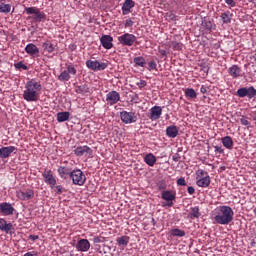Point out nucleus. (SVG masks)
I'll list each match as a JSON object with an SVG mask.
<instances>
[{
	"instance_id": "21",
	"label": "nucleus",
	"mask_w": 256,
	"mask_h": 256,
	"mask_svg": "<svg viewBox=\"0 0 256 256\" xmlns=\"http://www.w3.org/2000/svg\"><path fill=\"white\" fill-rule=\"evenodd\" d=\"M241 71V68L235 64L228 68V73L233 79H239V77H243V75H241Z\"/></svg>"
},
{
	"instance_id": "6",
	"label": "nucleus",
	"mask_w": 256,
	"mask_h": 256,
	"mask_svg": "<svg viewBox=\"0 0 256 256\" xmlns=\"http://www.w3.org/2000/svg\"><path fill=\"white\" fill-rule=\"evenodd\" d=\"M86 67H88L90 71H105V69L109 67V63L99 62L97 60H87Z\"/></svg>"
},
{
	"instance_id": "44",
	"label": "nucleus",
	"mask_w": 256,
	"mask_h": 256,
	"mask_svg": "<svg viewBox=\"0 0 256 256\" xmlns=\"http://www.w3.org/2000/svg\"><path fill=\"white\" fill-rule=\"evenodd\" d=\"M15 69H23V71H27V69H29V67H27V65H25L23 62H17L14 64Z\"/></svg>"
},
{
	"instance_id": "57",
	"label": "nucleus",
	"mask_w": 256,
	"mask_h": 256,
	"mask_svg": "<svg viewBox=\"0 0 256 256\" xmlns=\"http://www.w3.org/2000/svg\"><path fill=\"white\" fill-rule=\"evenodd\" d=\"M29 239H31V241H37V239H39L38 235H30Z\"/></svg>"
},
{
	"instance_id": "46",
	"label": "nucleus",
	"mask_w": 256,
	"mask_h": 256,
	"mask_svg": "<svg viewBox=\"0 0 256 256\" xmlns=\"http://www.w3.org/2000/svg\"><path fill=\"white\" fill-rule=\"evenodd\" d=\"M240 123H241V125H244L245 127H249V125H251V123L249 122V120H247V118H245V116H242L240 118Z\"/></svg>"
},
{
	"instance_id": "52",
	"label": "nucleus",
	"mask_w": 256,
	"mask_h": 256,
	"mask_svg": "<svg viewBox=\"0 0 256 256\" xmlns=\"http://www.w3.org/2000/svg\"><path fill=\"white\" fill-rule=\"evenodd\" d=\"M158 189L159 191H166L165 189H167V185H165V183H160L158 184Z\"/></svg>"
},
{
	"instance_id": "28",
	"label": "nucleus",
	"mask_w": 256,
	"mask_h": 256,
	"mask_svg": "<svg viewBox=\"0 0 256 256\" xmlns=\"http://www.w3.org/2000/svg\"><path fill=\"white\" fill-rule=\"evenodd\" d=\"M144 162L146 165H149V167H154L155 163H157V157H155L153 153L146 154L144 157Z\"/></svg>"
},
{
	"instance_id": "14",
	"label": "nucleus",
	"mask_w": 256,
	"mask_h": 256,
	"mask_svg": "<svg viewBox=\"0 0 256 256\" xmlns=\"http://www.w3.org/2000/svg\"><path fill=\"white\" fill-rule=\"evenodd\" d=\"M16 197H18V199L21 201H29V199H33V197H35V192L31 189L26 191L19 190L16 192Z\"/></svg>"
},
{
	"instance_id": "48",
	"label": "nucleus",
	"mask_w": 256,
	"mask_h": 256,
	"mask_svg": "<svg viewBox=\"0 0 256 256\" xmlns=\"http://www.w3.org/2000/svg\"><path fill=\"white\" fill-rule=\"evenodd\" d=\"M177 185H179L180 187H185L187 185V182L185 181V178H179L177 180Z\"/></svg>"
},
{
	"instance_id": "11",
	"label": "nucleus",
	"mask_w": 256,
	"mask_h": 256,
	"mask_svg": "<svg viewBox=\"0 0 256 256\" xmlns=\"http://www.w3.org/2000/svg\"><path fill=\"white\" fill-rule=\"evenodd\" d=\"M120 119L126 125H129L131 123H136L137 122V116L135 115V112L122 111L120 113Z\"/></svg>"
},
{
	"instance_id": "4",
	"label": "nucleus",
	"mask_w": 256,
	"mask_h": 256,
	"mask_svg": "<svg viewBox=\"0 0 256 256\" xmlns=\"http://www.w3.org/2000/svg\"><path fill=\"white\" fill-rule=\"evenodd\" d=\"M161 199L167 202L162 204V207H173V202L177 199V193L173 190H164L161 193Z\"/></svg>"
},
{
	"instance_id": "47",
	"label": "nucleus",
	"mask_w": 256,
	"mask_h": 256,
	"mask_svg": "<svg viewBox=\"0 0 256 256\" xmlns=\"http://www.w3.org/2000/svg\"><path fill=\"white\" fill-rule=\"evenodd\" d=\"M136 85L139 87V89H143V87H147V81L140 80L138 83H136Z\"/></svg>"
},
{
	"instance_id": "33",
	"label": "nucleus",
	"mask_w": 256,
	"mask_h": 256,
	"mask_svg": "<svg viewBox=\"0 0 256 256\" xmlns=\"http://www.w3.org/2000/svg\"><path fill=\"white\" fill-rule=\"evenodd\" d=\"M134 67H145L147 65V61L143 58V56H138L133 59Z\"/></svg>"
},
{
	"instance_id": "3",
	"label": "nucleus",
	"mask_w": 256,
	"mask_h": 256,
	"mask_svg": "<svg viewBox=\"0 0 256 256\" xmlns=\"http://www.w3.org/2000/svg\"><path fill=\"white\" fill-rule=\"evenodd\" d=\"M70 179H72L73 185L83 187V185H85V182L87 181V176H85V173H83L81 169L76 168L72 170Z\"/></svg>"
},
{
	"instance_id": "24",
	"label": "nucleus",
	"mask_w": 256,
	"mask_h": 256,
	"mask_svg": "<svg viewBox=\"0 0 256 256\" xmlns=\"http://www.w3.org/2000/svg\"><path fill=\"white\" fill-rule=\"evenodd\" d=\"M196 185L198 187H202V188L209 187V185H211V177L206 176V177H203V178H198L197 181H196Z\"/></svg>"
},
{
	"instance_id": "20",
	"label": "nucleus",
	"mask_w": 256,
	"mask_h": 256,
	"mask_svg": "<svg viewBox=\"0 0 256 256\" xmlns=\"http://www.w3.org/2000/svg\"><path fill=\"white\" fill-rule=\"evenodd\" d=\"M0 231H4L8 235H11V233H13V224L7 223L6 219L0 218Z\"/></svg>"
},
{
	"instance_id": "60",
	"label": "nucleus",
	"mask_w": 256,
	"mask_h": 256,
	"mask_svg": "<svg viewBox=\"0 0 256 256\" xmlns=\"http://www.w3.org/2000/svg\"><path fill=\"white\" fill-rule=\"evenodd\" d=\"M220 169H222V171H225V166L220 167Z\"/></svg>"
},
{
	"instance_id": "13",
	"label": "nucleus",
	"mask_w": 256,
	"mask_h": 256,
	"mask_svg": "<svg viewBox=\"0 0 256 256\" xmlns=\"http://www.w3.org/2000/svg\"><path fill=\"white\" fill-rule=\"evenodd\" d=\"M0 213L5 216L13 215L15 213V208L13 204L9 202L0 203Z\"/></svg>"
},
{
	"instance_id": "15",
	"label": "nucleus",
	"mask_w": 256,
	"mask_h": 256,
	"mask_svg": "<svg viewBox=\"0 0 256 256\" xmlns=\"http://www.w3.org/2000/svg\"><path fill=\"white\" fill-rule=\"evenodd\" d=\"M161 115H163V108L161 106H153L150 109L149 119L151 121H157V119H161Z\"/></svg>"
},
{
	"instance_id": "23",
	"label": "nucleus",
	"mask_w": 256,
	"mask_h": 256,
	"mask_svg": "<svg viewBox=\"0 0 256 256\" xmlns=\"http://www.w3.org/2000/svg\"><path fill=\"white\" fill-rule=\"evenodd\" d=\"M166 135L167 137H170L171 139H175L177 135H179V128L175 125L168 126L166 128Z\"/></svg>"
},
{
	"instance_id": "17",
	"label": "nucleus",
	"mask_w": 256,
	"mask_h": 256,
	"mask_svg": "<svg viewBox=\"0 0 256 256\" xmlns=\"http://www.w3.org/2000/svg\"><path fill=\"white\" fill-rule=\"evenodd\" d=\"M85 153L87 155H93V150L91 149V147L85 145V146H78L75 150H74V154L76 155V157H83V155H85Z\"/></svg>"
},
{
	"instance_id": "10",
	"label": "nucleus",
	"mask_w": 256,
	"mask_h": 256,
	"mask_svg": "<svg viewBox=\"0 0 256 256\" xmlns=\"http://www.w3.org/2000/svg\"><path fill=\"white\" fill-rule=\"evenodd\" d=\"M118 101H121V94L119 92L112 90L106 94L107 105H117Z\"/></svg>"
},
{
	"instance_id": "53",
	"label": "nucleus",
	"mask_w": 256,
	"mask_h": 256,
	"mask_svg": "<svg viewBox=\"0 0 256 256\" xmlns=\"http://www.w3.org/2000/svg\"><path fill=\"white\" fill-rule=\"evenodd\" d=\"M215 153L223 154L225 150H223L220 146H214Z\"/></svg>"
},
{
	"instance_id": "9",
	"label": "nucleus",
	"mask_w": 256,
	"mask_h": 256,
	"mask_svg": "<svg viewBox=\"0 0 256 256\" xmlns=\"http://www.w3.org/2000/svg\"><path fill=\"white\" fill-rule=\"evenodd\" d=\"M236 95L241 98L248 97V99H253V97H256V89L253 86H250L249 88L247 87L239 88L237 90Z\"/></svg>"
},
{
	"instance_id": "38",
	"label": "nucleus",
	"mask_w": 256,
	"mask_h": 256,
	"mask_svg": "<svg viewBox=\"0 0 256 256\" xmlns=\"http://www.w3.org/2000/svg\"><path fill=\"white\" fill-rule=\"evenodd\" d=\"M56 195H62L63 193H65V188L62 185H54L53 188H51Z\"/></svg>"
},
{
	"instance_id": "55",
	"label": "nucleus",
	"mask_w": 256,
	"mask_h": 256,
	"mask_svg": "<svg viewBox=\"0 0 256 256\" xmlns=\"http://www.w3.org/2000/svg\"><path fill=\"white\" fill-rule=\"evenodd\" d=\"M187 191H188L189 195H193L195 193V188L192 186H189Z\"/></svg>"
},
{
	"instance_id": "45",
	"label": "nucleus",
	"mask_w": 256,
	"mask_h": 256,
	"mask_svg": "<svg viewBox=\"0 0 256 256\" xmlns=\"http://www.w3.org/2000/svg\"><path fill=\"white\" fill-rule=\"evenodd\" d=\"M172 49L174 51H181V49H183V44L179 42H172Z\"/></svg>"
},
{
	"instance_id": "8",
	"label": "nucleus",
	"mask_w": 256,
	"mask_h": 256,
	"mask_svg": "<svg viewBox=\"0 0 256 256\" xmlns=\"http://www.w3.org/2000/svg\"><path fill=\"white\" fill-rule=\"evenodd\" d=\"M42 177L44 179V183H46V185H49L50 189H53L55 185H57V178L55 177V175H53L52 170L45 169L42 173Z\"/></svg>"
},
{
	"instance_id": "31",
	"label": "nucleus",
	"mask_w": 256,
	"mask_h": 256,
	"mask_svg": "<svg viewBox=\"0 0 256 256\" xmlns=\"http://www.w3.org/2000/svg\"><path fill=\"white\" fill-rule=\"evenodd\" d=\"M222 23L229 24L231 23V19H233V13L231 11L227 10L226 12L221 14Z\"/></svg>"
},
{
	"instance_id": "49",
	"label": "nucleus",
	"mask_w": 256,
	"mask_h": 256,
	"mask_svg": "<svg viewBox=\"0 0 256 256\" xmlns=\"http://www.w3.org/2000/svg\"><path fill=\"white\" fill-rule=\"evenodd\" d=\"M103 241H105V238L102 236H96L93 238L94 243H103Z\"/></svg>"
},
{
	"instance_id": "54",
	"label": "nucleus",
	"mask_w": 256,
	"mask_h": 256,
	"mask_svg": "<svg viewBox=\"0 0 256 256\" xmlns=\"http://www.w3.org/2000/svg\"><path fill=\"white\" fill-rule=\"evenodd\" d=\"M173 161H175V163H178V161L181 159V156L179 154H174L172 156Z\"/></svg>"
},
{
	"instance_id": "25",
	"label": "nucleus",
	"mask_w": 256,
	"mask_h": 256,
	"mask_svg": "<svg viewBox=\"0 0 256 256\" xmlns=\"http://www.w3.org/2000/svg\"><path fill=\"white\" fill-rule=\"evenodd\" d=\"M129 241H131V238L129 236H120L116 239L117 245L121 249H125L129 245Z\"/></svg>"
},
{
	"instance_id": "19",
	"label": "nucleus",
	"mask_w": 256,
	"mask_h": 256,
	"mask_svg": "<svg viewBox=\"0 0 256 256\" xmlns=\"http://www.w3.org/2000/svg\"><path fill=\"white\" fill-rule=\"evenodd\" d=\"M100 43L104 49H113V38L111 35H103L100 38Z\"/></svg>"
},
{
	"instance_id": "34",
	"label": "nucleus",
	"mask_w": 256,
	"mask_h": 256,
	"mask_svg": "<svg viewBox=\"0 0 256 256\" xmlns=\"http://www.w3.org/2000/svg\"><path fill=\"white\" fill-rule=\"evenodd\" d=\"M201 27L202 29H204V31L211 33V31H213V22H211L210 20H203Z\"/></svg>"
},
{
	"instance_id": "40",
	"label": "nucleus",
	"mask_w": 256,
	"mask_h": 256,
	"mask_svg": "<svg viewBox=\"0 0 256 256\" xmlns=\"http://www.w3.org/2000/svg\"><path fill=\"white\" fill-rule=\"evenodd\" d=\"M11 12V5L9 4H0V13H10Z\"/></svg>"
},
{
	"instance_id": "5",
	"label": "nucleus",
	"mask_w": 256,
	"mask_h": 256,
	"mask_svg": "<svg viewBox=\"0 0 256 256\" xmlns=\"http://www.w3.org/2000/svg\"><path fill=\"white\" fill-rule=\"evenodd\" d=\"M25 13L27 15H33L32 19H34L36 23H41V21L46 17V15L43 12H41L39 8L36 7H26Z\"/></svg>"
},
{
	"instance_id": "37",
	"label": "nucleus",
	"mask_w": 256,
	"mask_h": 256,
	"mask_svg": "<svg viewBox=\"0 0 256 256\" xmlns=\"http://www.w3.org/2000/svg\"><path fill=\"white\" fill-rule=\"evenodd\" d=\"M170 233L172 237H185V230H181L179 228L172 229Z\"/></svg>"
},
{
	"instance_id": "1",
	"label": "nucleus",
	"mask_w": 256,
	"mask_h": 256,
	"mask_svg": "<svg viewBox=\"0 0 256 256\" xmlns=\"http://www.w3.org/2000/svg\"><path fill=\"white\" fill-rule=\"evenodd\" d=\"M42 89L41 81H37L35 78L28 80L24 86L23 99L28 103L39 101Z\"/></svg>"
},
{
	"instance_id": "41",
	"label": "nucleus",
	"mask_w": 256,
	"mask_h": 256,
	"mask_svg": "<svg viewBox=\"0 0 256 256\" xmlns=\"http://www.w3.org/2000/svg\"><path fill=\"white\" fill-rule=\"evenodd\" d=\"M197 179H203V177H209V173L203 169H199L196 172Z\"/></svg>"
},
{
	"instance_id": "58",
	"label": "nucleus",
	"mask_w": 256,
	"mask_h": 256,
	"mask_svg": "<svg viewBox=\"0 0 256 256\" xmlns=\"http://www.w3.org/2000/svg\"><path fill=\"white\" fill-rule=\"evenodd\" d=\"M24 256H37V252H27L26 254H24Z\"/></svg>"
},
{
	"instance_id": "27",
	"label": "nucleus",
	"mask_w": 256,
	"mask_h": 256,
	"mask_svg": "<svg viewBox=\"0 0 256 256\" xmlns=\"http://www.w3.org/2000/svg\"><path fill=\"white\" fill-rule=\"evenodd\" d=\"M222 145L223 147H225L226 149H228L229 151H231V149H233V138L231 136H225L221 139Z\"/></svg>"
},
{
	"instance_id": "26",
	"label": "nucleus",
	"mask_w": 256,
	"mask_h": 256,
	"mask_svg": "<svg viewBox=\"0 0 256 256\" xmlns=\"http://www.w3.org/2000/svg\"><path fill=\"white\" fill-rule=\"evenodd\" d=\"M25 52L28 55H39V48L37 47V45L30 43L25 47Z\"/></svg>"
},
{
	"instance_id": "29",
	"label": "nucleus",
	"mask_w": 256,
	"mask_h": 256,
	"mask_svg": "<svg viewBox=\"0 0 256 256\" xmlns=\"http://www.w3.org/2000/svg\"><path fill=\"white\" fill-rule=\"evenodd\" d=\"M189 219H199L201 217V211L198 206L191 207L188 213Z\"/></svg>"
},
{
	"instance_id": "12",
	"label": "nucleus",
	"mask_w": 256,
	"mask_h": 256,
	"mask_svg": "<svg viewBox=\"0 0 256 256\" xmlns=\"http://www.w3.org/2000/svg\"><path fill=\"white\" fill-rule=\"evenodd\" d=\"M73 173V168L71 166H59L58 175L61 179H71V174Z\"/></svg>"
},
{
	"instance_id": "30",
	"label": "nucleus",
	"mask_w": 256,
	"mask_h": 256,
	"mask_svg": "<svg viewBox=\"0 0 256 256\" xmlns=\"http://www.w3.org/2000/svg\"><path fill=\"white\" fill-rule=\"evenodd\" d=\"M71 117L70 112H58L57 113V121L58 123H65V121H69V118Z\"/></svg>"
},
{
	"instance_id": "16",
	"label": "nucleus",
	"mask_w": 256,
	"mask_h": 256,
	"mask_svg": "<svg viewBox=\"0 0 256 256\" xmlns=\"http://www.w3.org/2000/svg\"><path fill=\"white\" fill-rule=\"evenodd\" d=\"M17 148L15 146H7L0 148V159H9L11 157V153H15Z\"/></svg>"
},
{
	"instance_id": "59",
	"label": "nucleus",
	"mask_w": 256,
	"mask_h": 256,
	"mask_svg": "<svg viewBox=\"0 0 256 256\" xmlns=\"http://www.w3.org/2000/svg\"><path fill=\"white\" fill-rule=\"evenodd\" d=\"M200 92L203 93V94L207 93V87L201 86Z\"/></svg>"
},
{
	"instance_id": "42",
	"label": "nucleus",
	"mask_w": 256,
	"mask_h": 256,
	"mask_svg": "<svg viewBox=\"0 0 256 256\" xmlns=\"http://www.w3.org/2000/svg\"><path fill=\"white\" fill-rule=\"evenodd\" d=\"M66 71H67V73L69 74V75H77V68H75V66L74 65H68L67 67H66Z\"/></svg>"
},
{
	"instance_id": "2",
	"label": "nucleus",
	"mask_w": 256,
	"mask_h": 256,
	"mask_svg": "<svg viewBox=\"0 0 256 256\" xmlns=\"http://www.w3.org/2000/svg\"><path fill=\"white\" fill-rule=\"evenodd\" d=\"M233 215H235V212L230 206H220L219 213L214 217V221L218 225H229L233 221Z\"/></svg>"
},
{
	"instance_id": "36",
	"label": "nucleus",
	"mask_w": 256,
	"mask_h": 256,
	"mask_svg": "<svg viewBox=\"0 0 256 256\" xmlns=\"http://www.w3.org/2000/svg\"><path fill=\"white\" fill-rule=\"evenodd\" d=\"M69 79H71V74H69V72H67L66 70L62 71L58 76V80L64 83L69 81Z\"/></svg>"
},
{
	"instance_id": "43",
	"label": "nucleus",
	"mask_w": 256,
	"mask_h": 256,
	"mask_svg": "<svg viewBox=\"0 0 256 256\" xmlns=\"http://www.w3.org/2000/svg\"><path fill=\"white\" fill-rule=\"evenodd\" d=\"M148 71H157V62L155 60H152L148 62Z\"/></svg>"
},
{
	"instance_id": "50",
	"label": "nucleus",
	"mask_w": 256,
	"mask_h": 256,
	"mask_svg": "<svg viewBox=\"0 0 256 256\" xmlns=\"http://www.w3.org/2000/svg\"><path fill=\"white\" fill-rule=\"evenodd\" d=\"M134 25L133 20L131 18L127 19L125 22V28L127 29L128 27H132Z\"/></svg>"
},
{
	"instance_id": "18",
	"label": "nucleus",
	"mask_w": 256,
	"mask_h": 256,
	"mask_svg": "<svg viewBox=\"0 0 256 256\" xmlns=\"http://www.w3.org/2000/svg\"><path fill=\"white\" fill-rule=\"evenodd\" d=\"M77 251L85 253L91 249V243L87 239H80L76 244Z\"/></svg>"
},
{
	"instance_id": "7",
	"label": "nucleus",
	"mask_w": 256,
	"mask_h": 256,
	"mask_svg": "<svg viewBox=\"0 0 256 256\" xmlns=\"http://www.w3.org/2000/svg\"><path fill=\"white\" fill-rule=\"evenodd\" d=\"M118 41L121 45H124L125 47H132V45L135 44V41H137V36L131 33H124L123 35L118 37Z\"/></svg>"
},
{
	"instance_id": "35",
	"label": "nucleus",
	"mask_w": 256,
	"mask_h": 256,
	"mask_svg": "<svg viewBox=\"0 0 256 256\" xmlns=\"http://www.w3.org/2000/svg\"><path fill=\"white\" fill-rule=\"evenodd\" d=\"M184 93L187 99H197V92L193 88H186Z\"/></svg>"
},
{
	"instance_id": "51",
	"label": "nucleus",
	"mask_w": 256,
	"mask_h": 256,
	"mask_svg": "<svg viewBox=\"0 0 256 256\" xmlns=\"http://www.w3.org/2000/svg\"><path fill=\"white\" fill-rule=\"evenodd\" d=\"M226 5H229V7H235L236 3L235 0H224Z\"/></svg>"
},
{
	"instance_id": "32",
	"label": "nucleus",
	"mask_w": 256,
	"mask_h": 256,
	"mask_svg": "<svg viewBox=\"0 0 256 256\" xmlns=\"http://www.w3.org/2000/svg\"><path fill=\"white\" fill-rule=\"evenodd\" d=\"M43 50L45 51V53H53V51H55V45H53V43H51V41L47 40L42 44Z\"/></svg>"
},
{
	"instance_id": "39",
	"label": "nucleus",
	"mask_w": 256,
	"mask_h": 256,
	"mask_svg": "<svg viewBox=\"0 0 256 256\" xmlns=\"http://www.w3.org/2000/svg\"><path fill=\"white\" fill-rule=\"evenodd\" d=\"M76 93L83 95V93H89V88L85 85H80L76 87Z\"/></svg>"
},
{
	"instance_id": "56",
	"label": "nucleus",
	"mask_w": 256,
	"mask_h": 256,
	"mask_svg": "<svg viewBox=\"0 0 256 256\" xmlns=\"http://www.w3.org/2000/svg\"><path fill=\"white\" fill-rule=\"evenodd\" d=\"M159 53H160L161 57H167V51H165L163 49H159Z\"/></svg>"
},
{
	"instance_id": "22",
	"label": "nucleus",
	"mask_w": 256,
	"mask_h": 256,
	"mask_svg": "<svg viewBox=\"0 0 256 256\" xmlns=\"http://www.w3.org/2000/svg\"><path fill=\"white\" fill-rule=\"evenodd\" d=\"M135 7V1L133 0H125L122 5V15H129L131 13V9Z\"/></svg>"
}]
</instances>
